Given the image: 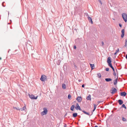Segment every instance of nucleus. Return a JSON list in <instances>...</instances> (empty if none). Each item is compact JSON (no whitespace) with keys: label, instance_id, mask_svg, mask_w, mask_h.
<instances>
[{"label":"nucleus","instance_id":"c85d7f7f","mask_svg":"<svg viewBox=\"0 0 127 127\" xmlns=\"http://www.w3.org/2000/svg\"><path fill=\"white\" fill-rule=\"evenodd\" d=\"M112 69H113L114 68H113V66H112V64H111L110 65H109Z\"/></svg>","mask_w":127,"mask_h":127},{"label":"nucleus","instance_id":"a211bd4d","mask_svg":"<svg viewBox=\"0 0 127 127\" xmlns=\"http://www.w3.org/2000/svg\"><path fill=\"white\" fill-rule=\"evenodd\" d=\"M26 109V108L25 105L24 106V107L22 108H21L20 109V110L21 111L25 110Z\"/></svg>","mask_w":127,"mask_h":127},{"label":"nucleus","instance_id":"ddd939ff","mask_svg":"<svg viewBox=\"0 0 127 127\" xmlns=\"http://www.w3.org/2000/svg\"><path fill=\"white\" fill-rule=\"evenodd\" d=\"M124 32H124V29L122 30V31H121V32H122V34L121 35V36L122 38L124 36Z\"/></svg>","mask_w":127,"mask_h":127},{"label":"nucleus","instance_id":"ea45409f","mask_svg":"<svg viewBox=\"0 0 127 127\" xmlns=\"http://www.w3.org/2000/svg\"><path fill=\"white\" fill-rule=\"evenodd\" d=\"M64 126V127H67V125L66 124H65Z\"/></svg>","mask_w":127,"mask_h":127},{"label":"nucleus","instance_id":"9d476101","mask_svg":"<svg viewBox=\"0 0 127 127\" xmlns=\"http://www.w3.org/2000/svg\"><path fill=\"white\" fill-rule=\"evenodd\" d=\"M76 99L78 102H80L82 100V98L81 96H78Z\"/></svg>","mask_w":127,"mask_h":127},{"label":"nucleus","instance_id":"20e7f679","mask_svg":"<svg viewBox=\"0 0 127 127\" xmlns=\"http://www.w3.org/2000/svg\"><path fill=\"white\" fill-rule=\"evenodd\" d=\"M46 78V76L44 75H43L41 76L40 79L42 81H45Z\"/></svg>","mask_w":127,"mask_h":127},{"label":"nucleus","instance_id":"f3484780","mask_svg":"<svg viewBox=\"0 0 127 127\" xmlns=\"http://www.w3.org/2000/svg\"><path fill=\"white\" fill-rule=\"evenodd\" d=\"M62 87L63 89H65L66 88V86L65 84H63L62 85Z\"/></svg>","mask_w":127,"mask_h":127},{"label":"nucleus","instance_id":"49530a36","mask_svg":"<svg viewBox=\"0 0 127 127\" xmlns=\"http://www.w3.org/2000/svg\"><path fill=\"white\" fill-rule=\"evenodd\" d=\"M1 57L0 58V60H1Z\"/></svg>","mask_w":127,"mask_h":127},{"label":"nucleus","instance_id":"a878e982","mask_svg":"<svg viewBox=\"0 0 127 127\" xmlns=\"http://www.w3.org/2000/svg\"><path fill=\"white\" fill-rule=\"evenodd\" d=\"M97 75L98 76V77L99 78L101 77V75L100 73H98L97 74Z\"/></svg>","mask_w":127,"mask_h":127},{"label":"nucleus","instance_id":"a19ab883","mask_svg":"<svg viewBox=\"0 0 127 127\" xmlns=\"http://www.w3.org/2000/svg\"><path fill=\"white\" fill-rule=\"evenodd\" d=\"M112 69H113V72H115V70H114V68Z\"/></svg>","mask_w":127,"mask_h":127},{"label":"nucleus","instance_id":"dca6fc26","mask_svg":"<svg viewBox=\"0 0 127 127\" xmlns=\"http://www.w3.org/2000/svg\"><path fill=\"white\" fill-rule=\"evenodd\" d=\"M118 102L120 105L122 104L123 103V101L121 99L118 100Z\"/></svg>","mask_w":127,"mask_h":127},{"label":"nucleus","instance_id":"8fccbe9b","mask_svg":"<svg viewBox=\"0 0 127 127\" xmlns=\"http://www.w3.org/2000/svg\"><path fill=\"white\" fill-rule=\"evenodd\" d=\"M99 102V101L98 102H98Z\"/></svg>","mask_w":127,"mask_h":127},{"label":"nucleus","instance_id":"72a5a7b5","mask_svg":"<svg viewBox=\"0 0 127 127\" xmlns=\"http://www.w3.org/2000/svg\"><path fill=\"white\" fill-rule=\"evenodd\" d=\"M113 74L114 76H115V77L116 76V73H115V72H113Z\"/></svg>","mask_w":127,"mask_h":127},{"label":"nucleus","instance_id":"2eb2a0df","mask_svg":"<svg viewBox=\"0 0 127 127\" xmlns=\"http://www.w3.org/2000/svg\"><path fill=\"white\" fill-rule=\"evenodd\" d=\"M105 80L107 82H109L111 81L112 80V79L110 78H107L105 79Z\"/></svg>","mask_w":127,"mask_h":127},{"label":"nucleus","instance_id":"aec40b11","mask_svg":"<svg viewBox=\"0 0 127 127\" xmlns=\"http://www.w3.org/2000/svg\"><path fill=\"white\" fill-rule=\"evenodd\" d=\"M74 105H72L70 109L72 111H73L74 108Z\"/></svg>","mask_w":127,"mask_h":127},{"label":"nucleus","instance_id":"6ab92c4d","mask_svg":"<svg viewBox=\"0 0 127 127\" xmlns=\"http://www.w3.org/2000/svg\"><path fill=\"white\" fill-rule=\"evenodd\" d=\"M77 114L76 113H74L73 114V116L74 117H75L77 116Z\"/></svg>","mask_w":127,"mask_h":127},{"label":"nucleus","instance_id":"7ed1b4c3","mask_svg":"<svg viewBox=\"0 0 127 127\" xmlns=\"http://www.w3.org/2000/svg\"><path fill=\"white\" fill-rule=\"evenodd\" d=\"M81 41V38H78L75 40V41L76 43L77 44H79Z\"/></svg>","mask_w":127,"mask_h":127},{"label":"nucleus","instance_id":"6e6552de","mask_svg":"<svg viewBox=\"0 0 127 127\" xmlns=\"http://www.w3.org/2000/svg\"><path fill=\"white\" fill-rule=\"evenodd\" d=\"M75 108L77 110H81V108L79 106V104L78 103L76 104V107H75Z\"/></svg>","mask_w":127,"mask_h":127},{"label":"nucleus","instance_id":"e433bc0d","mask_svg":"<svg viewBox=\"0 0 127 127\" xmlns=\"http://www.w3.org/2000/svg\"><path fill=\"white\" fill-rule=\"evenodd\" d=\"M119 26L121 27H122V25L120 24H119Z\"/></svg>","mask_w":127,"mask_h":127},{"label":"nucleus","instance_id":"1a4fd4ad","mask_svg":"<svg viewBox=\"0 0 127 127\" xmlns=\"http://www.w3.org/2000/svg\"><path fill=\"white\" fill-rule=\"evenodd\" d=\"M115 80L114 81V85H115L117 84L118 77L117 76H115Z\"/></svg>","mask_w":127,"mask_h":127},{"label":"nucleus","instance_id":"f704fd0d","mask_svg":"<svg viewBox=\"0 0 127 127\" xmlns=\"http://www.w3.org/2000/svg\"><path fill=\"white\" fill-rule=\"evenodd\" d=\"M98 1H99V2H100V4H102V3L101 2V1L100 0H98Z\"/></svg>","mask_w":127,"mask_h":127},{"label":"nucleus","instance_id":"c756f323","mask_svg":"<svg viewBox=\"0 0 127 127\" xmlns=\"http://www.w3.org/2000/svg\"><path fill=\"white\" fill-rule=\"evenodd\" d=\"M125 46H126L127 45V40L126 39V42L125 43Z\"/></svg>","mask_w":127,"mask_h":127},{"label":"nucleus","instance_id":"473e14b6","mask_svg":"<svg viewBox=\"0 0 127 127\" xmlns=\"http://www.w3.org/2000/svg\"><path fill=\"white\" fill-rule=\"evenodd\" d=\"M105 70L107 71H108L109 70V68H106Z\"/></svg>","mask_w":127,"mask_h":127},{"label":"nucleus","instance_id":"7c9ffc66","mask_svg":"<svg viewBox=\"0 0 127 127\" xmlns=\"http://www.w3.org/2000/svg\"><path fill=\"white\" fill-rule=\"evenodd\" d=\"M122 120L123 121H126V119L125 118H124V117H123L122 118Z\"/></svg>","mask_w":127,"mask_h":127},{"label":"nucleus","instance_id":"f257e3e1","mask_svg":"<svg viewBox=\"0 0 127 127\" xmlns=\"http://www.w3.org/2000/svg\"><path fill=\"white\" fill-rule=\"evenodd\" d=\"M122 17L125 22L127 21V14L125 13H123L122 14Z\"/></svg>","mask_w":127,"mask_h":127},{"label":"nucleus","instance_id":"9b49d317","mask_svg":"<svg viewBox=\"0 0 127 127\" xmlns=\"http://www.w3.org/2000/svg\"><path fill=\"white\" fill-rule=\"evenodd\" d=\"M88 19L89 20V22L92 24H93V22L91 18L90 17H88Z\"/></svg>","mask_w":127,"mask_h":127},{"label":"nucleus","instance_id":"393cba45","mask_svg":"<svg viewBox=\"0 0 127 127\" xmlns=\"http://www.w3.org/2000/svg\"><path fill=\"white\" fill-rule=\"evenodd\" d=\"M13 108L15 109H16L17 110H20V109L18 108H17L16 107H13Z\"/></svg>","mask_w":127,"mask_h":127},{"label":"nucleus","instance_id":"423d86ee","mask_svg":"<svg viewBox=\"0 0 127 127\" xmlns=\"http://www.w3.org/2000/svg\"><path fill=\"white\" fill-rule=\"evenodd\" d=\"M107 62L108 64V65L112 64L111 59L110 57H109L107 58Z\"/></svg>","mask_w":127,"mask_h":127},{"label":"nucleus","instance_id":"f8f14e48","mask_svg":"<svg viewBox=\"0 0 127 127\" xmlns=\"http://www.w3.org/2000/svg\"><path fill=\"white\" fill-rule=\"evenodd\" d=\"M127 93L125 92H122L121 93V95L122 96H125L126 95Z\"/></svg>","mask_w":127,"mask_h":127},{"label":"nucleus","instance_id":"5701e85b","mask_svg":"<svg viewBox=\"0 0 127 127\" xmlns=\"http://www.w3.org/2000/svg\"><path fill=\"white\" fill-rule=\"evenodd\" d=\"M119 49H117L116 50V52H115V53H114V54L115 55H116V54H117V53H118V52H119Z\"/></svg>","mask_w":127,"mask_h":127},{"label":"nucleus","instance_id":"0eeeda50","mask_svg":"<svg viewBox=\"0 0 127 127\" xmlns=\"http://www.w3.org/2000/svg\"><path fill=\"white\" fill-rule=\"evenodd\" d=\"M29 97L30 98L32 99H36L37 98L38 96H37L36 97H35L33 95H30Z\"/></svg>","mask_w":127,"mask_h":127},{"label":"nucleus","instance_id":"4c0bfd02","mask_svg":"<svg viewBox=\"0 0 127 127\" xmlns=\"http://www.w3.org/2000/svg\"><path fill=\"white\" fill-rule=\"evenodd\" d=\"M85 15H86V16H87V13H85Z\"/></svg>","mask_w":127,"mask_h":127},{"label":"nucleus","instance_id":"2f4dec72","mask_svg":"<svg viewBox=\"0 0 127 127\" xmlns=\"http://www.w3.org/2000/svg\"><path fill=\"white\" fill-rule=\"evenodd\" d=\"M83 112L85 114H87V112H86L84 111H83Z\"/></svg>","mask_w":127,"mask_h":127},{"label":"nucleus","instance_id":"a18cd8bd","mask_svg":"<svg viewBox=\"0 0 127 127\" xmlns=\"http://www.w3.org/2000/svg\"><path fill=\"white\" fill-rule=\"evenodd\" d=\"M74 67H75V68H76V66L75 65L74 66Z\"/></svg>","mask_w":127,"mask_h":127},{"label":"nucleus","instance_id":"09e8293b","mask_svg":"<svg viewBox=\"0 0 127 127\" xmlns=\"http://www.w3.org/2000/svg\"><path fill=\"white\" fill-rule=\"evenodd\" d=\"M8 14H9V12H8Z\"/></svg>","mask_w":127,"mask_h":127},{"label":"nucleus","instance_id":"b1692460","mask_svg":"<svg viewBox=\"0 0 127 127\" xmlns=\"http://www.w3.org/2000/svg\"><path fill=\"white\" fill-rule=\"evenodd\" d=\"M78 8V7L77 6L74 8L75 11L77 12L78 11L77 8Z\"/></svg>","mask_w":127,"mask_h":127},{"label":"nucleus","instance_id":"f03ea898","mask_svg":"<svg viewBox=\"0 0 127 127\" xmlns=\"http://www.w3.org/2000/svg\"><path fill=\"white\" fill-rule=\"evenodd\" d=\"M43 109L44 110V111L42 112L41 113V115L42 116H43L44 115H45L48 112L47 109L45 108H43Z\"/></svg>","mask_w":127,"mask_h":127},{"label":"nucleus","instance_id":"39448f33","mask_svg":"<svg viewBox=\"0 0 127 127\" xmlns=\"http://www.w3.org/2000/svg\"><path fill=\"white\" fill-rule=\"evenodd\" d=\"M116 92V88H112V90H110V93L112 94H114Z\"/></svg>","mask_w":127,"mask_h":127},{"label":"nucleus","instance_id":"58836bf2","mask_svg":"<svg viewBox=\"0 0 127 127\" xmlns=\"http://www.w3.org/2000/svg\"><path fill=\"white\" fill-rule=\"evenodd\" d=\"M82 87L83 88H84V84H83V85H82Z\"/></svg>","mask_w":127,"mask_h":127},{"label":"nucleus","instance_id":"3c124183","mask_svg":"<svg viewBox=\"0 0 127 127\" xmlns=\"http://www.w3.org/2000/svg\"><path fill=\"white\" fill-rule=\"evenodd\" d=\"M99 102V101L98 102H98Z\"/></svg>","mask_w":127,"mask_h":127},{"label":"nucleus","instance_id":"cd10ccee","mask_svg":"<svg viewBox=\"0 0 127 127\" xmlns=\"http://www.w3.org/2000/svg\"><path fill=\"white\" fill-rule=\"evenodd\" d=\"M71 96L70 95V94L68 95V98L69 99H70L71 98Z\"/></svg>","mask_w":127,"mask_h":127},{"label":"nucleus","instance_id":"603ef678","mask_svg":"<svg viewBox=\"0 0 127 127\" xmlns=\"http://www.w3.org/2000/svg\"><path fill=\"white\" fill-rule=\"evenodd\" d=\"M86 45H87V44H86Z\"/></svg>","mask_w":127,"mask_h":127},{"label":"nucleus","instance_id":"c03bdc74","mask_svg":"<svg viewBox=\"0 0 127 127\" xmlns=\"http://www.w3.org/2000/svg\"><path fill=\"white\" fill-rule=\"evenodd\" d=\"M94 127H98V126L96 125V126H95Z\"/></svg>","mask_w":127,"mask_h":127},{"label":"nucleus","instance_id":"37998d69","mask_svg":"<svg viewBox=\"0 0 127 127\" xmlns=\"http://www.w3.org/2000/svg\"><path fill=\"white\" fill-rule=\"evenodd\" d=\"M126 59H127V54L126 55Z\"/></svg>","mask_w":127,"mask_h":127},{"label":"nucleus","instance_id":"bb28decb","mask_svg":"<svg viewBox=\"0 0 127 127\" xmlns=\"http://www.w3.org/2000/svg\"><path fill=\"white\" fill-rule=\"evenodd\" d=\"M122 107H124L126 109V107L125 106V105L124 104H123L122 106Z\"/></svg>","mask_w":127,"mask_h":127},{"label":"nucleus","instance_id":"864d4df0","mask_svg":"<svg viewBox=\"0 0 127 127\" xmlns=\"http://www.w3.org/2000/svg\"><path fill=\"white\" fill-rule=\"evenodd\" d=\"M88 115H89V114H88Z\"/></svg>","mask_w":127,"mask_h":127},{"label":"nucleus","instance_id":"de8ad7c7","mask_svg":"<svg viewBox=\"0 0 127 127\" xmlns=\"http://www.w3.org/2000/svg\"><path fill=\"white\" fill-rule=\"evenodd\" d=\"M86 99H87V97L86 98Z\"/></svg>","mask_w":127,"mask_h":127},{"label":"nucleus","instance_id":"c9c22d12","mask_svg":"<svg viewBox=\"0 0 127 127\" xmlns=\"http://www.w3.org/2000/svg\"><path fill=\"white\" fill-rule=\"evenodd\" d=\"M4 2H3L2 3V6H3V7H5V6H4V5H3V3H4Z\"/></svg>","mask_w":127,"mask_h":127},{"label":"nucleus","instance_id":"79ce46f5","mask_svg":"<svg viewBox=\"0 0 127 127\" xmlns=\"http://www.w3.org/2000/svg\"><path fill=\"white\" fill-rule=\"evenodd\" d=\"M73 48H76V46L74 45V46Z\"/></svg>","mask_w":127,"mask_h":127},{"label":"nucleus","instance_id":"412c9836","mask_svg":"<svg viewBox=\"0 0 127 127\" xmlns=\"http://www.w3.org/2000/svg\"><path fill=\"white\" fill-rule=\"evenodd\" d=\"M94 109L93 110V111H94L95 110V109H96V106L95 104H94Z\"/></svg>","mask_w":127,"mask_h":127},{"label":"nucleus","instance_id":"4be33fe9","mask_svg":"<svg viewBox=\"0 0 127 127\" xmlns=\"http://www.w3.org/2000/svg\"><path fill=\"white\" fill-rule=\"evenodd\" d=\"M88 100H91V95H89L88 96Z\"/></svg>","mask_w":127,"mask_h":127},{"label":"nucleus","instance_id":"4468645a","mask_svg":"<svg viewBox=\"0 0 127 127\" xmlns=\"http://www.w3.org/2000/svg\"><path fill=\"white\" fill-rule=\"evenodd\" d=\"M90 64V65L92 69V70L94 69L95 68V66L94 64Z\"/></svg>","mask_w":127,"mask_h":127}]
</instances>
